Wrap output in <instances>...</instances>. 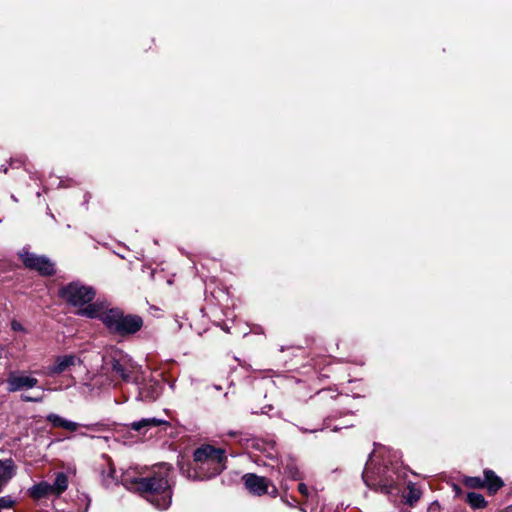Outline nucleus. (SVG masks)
<instances>
[{
	"label": "nucleus",
	"mask_w": 512,
	"mask_h": 512,
	"mask_svg": "<svg viewBox=\"0 0 512 512\" xmlns=\"http://www.w3.org/2000/svg\"><path fill=\"white\" fill-rule=\"evenodd\" d=\"M171 465L159 464L147 476H138L129 469L122 473L120 482L128 490L138 492L159 510L167 509L172 501Z\"/></svg>",
	"instance_id": "1"
},
{
	"label": "nucleus",
	"mask_w": 512,
	"mask_h": 512,
	"mask_svg": "<svg viewBox=\"0 0 512 512\" xmlns=\"http://www.w3.org/2000/svg\"><path fill=\"white\" fill-rule=\"evenodd\" d=\"M78 314L91 319H100L110 333L121 337L133 335L143 326L140 316L125 314L120 308H107L105 303L98 301L81 309Z\"/></svg>",
	"instance_id": "2"
},
{
	"label": "nucleus",
	"mask_w": 512,
	"mask_h": 512,
	"mask_svg": "<svg viewBox=\"0 0 512 512\" xmlns=\"http://www.w3.org/2000/svg\"><path fill=\"white\" fill-rule=\"evenodd\" d=\"M225 450L203 445L194 452L193 479L204 480L220 474L225 469Z\"/></svg>",
	"instance_id": "3"
},
{
	"label": "nucleus",
	"mask_w": 512,
	"mask_h": 512,
	"mask_svg": "<svg viewBox=\"0 0 512 512\" xmlns=\"http://www.w3.org/2000/svg\"><path fill=\"white\" fill-rule=\"evenodd\" d=\"M59 295L68 304L78 307V313L81 309L95 303L92 301L96 296V290L92 286L74 281L63 286L59 290Z\"/></svg>",
	"instance_id": "4"
},
{
	"label": "nucleus",
	"mask_w": 512,
	"mask_h": 512,
	"mask_svg": "<svg viewBox=\"0 0 512 512\" xmlns=\"http://www.w3.org/2000/svg\"><path fill=\"white\" fill-rule=\"evenodd\" d=\"M362 478L366 485L379 486L385 493H391L396 485V478L390 473L387 467H379L377 470L371 469L367 463L363 471Z\"/></svg>",
	"instance_id": "5"
},
{
	"label": "nucleus",
	"mask_w": 512,
	"mask_h": 512,
	"mask_svg": "<svg viewBox=\"0 0 512 512\" xmlns=\"http://www.w3.org/2000/svg\"><path fill=\"white\" fill-rule=\"evenodd\" d=\"M113 372L118 374L124 381H133L139 383V369L128 355L120 354L118 358L115 356L111 360Z\"/></svg>",
	"instance_id": "6"
},
{
	"label": "nucleus",
	"mask_w": 512,
	"mask_h": 512,
	"mask_svg": "<svg viewBox=\"0 0 512 512\" xmlns=\"http://www.w3.org/2000/svg\"><path fill=\"white\" fill-rule=\"evenodd\" d=\"M243 480L246 489L253 495L261 496L269 494L272 497L277 496V488L266 477L248 473L243 476Z\"/></svg>",
	"instance_id": "7"
},
{
	"label": "nucleus",
	"mask_w": 512,
	"mask_h": 512,
	"mask_svg": "<svg viewBox=\"0 0 512 512\" xmlns=\"http://www.w3.org/2000/svg\"><path fill=\"white\" fill-rule=\"evenodd\" d=\"M20 257L29 269L38 271L43 276H51L55 273L54 264L45 256H39L34 253L23 250Z\"/></svg>",
	"instance_id": "8"
},
{
	"label": "nucleus",
	"mask_w": 512,
	"mask_h": 512,
	"mask_svg": "<svg viewBox=\"0 0 512 512\" xmlns=\"http://www.w3.org/2000/svg\"><path fill=\"white\" fill-rule=\"evenodd\" d=\"M7 390L9 392H17L21 390L31 389L38 384V379L23 373L11 372L6 380Z\"/></svg>",
	"instance_id": "9"
},
{
	"label": "nucleus",
	"mask_w": 512,
	"mask_h": 512,
	"mask_svg": "<svg viewBox=\"0 0 512 512\" xmlns=\"http://www.w3.org/2000/svg\"><path fill=\"white\" fill-rule=\"evenodd\" d=\"M138 385V396L137 398L142 401H154L161 394V385L154 380H149L147 382L142 381L141 376L139 375V383Z\"/></svg>",
	"instance_id": "10"
},
{
	"label": "nucleus",
	"mask_w": 512,
	"mask_h": 512,
	"mask_svg": "<svg viewBox=\"0 0 512 512\" xmlns=\"http://www.w3.org/2000/svg\"><path fill=\"white\" fill-rule=\"evenodd\" d=\"M78 362L80 361L75 355L58 356L54 364L47 368L46 374L49 376L61 374L69 370L70 367L75 366Z\"/></svg>",
	"instance_id": "11"
},
{
	"label": "nucleus",
	"mask_w": 512,
	"mask_h": 512,
	"mask_svg": "<svg viewBox=\"0 0 512 512\" xmlns=\"http://www.w3.org/2000/svg\"><path fill=\"white\" fill-rule=\"evenodd\" d=\"M102 459L103 463L100 465V476L102 484L106 487L117 484L119 479L116 476L115 467L111 459L107 455H103Z\"/></svg>",
	"instance_id": "12"
},
{
	"label": "nucleus",
	"mask_w": 512,
	"mask_h": 512,
	"mask_svg": "<svg viewBox=\"0 0 512 512\" xmlns=\"http://www.w3.org/2000/svg\"><path fill=\"white\" fill-rule=\"evenodd\" d=\"M168 423L164 420L157 418H143L139 421L132 422L129 426L132 430L142 432L145 434L150 429L158 427L160 425H167Z\"/></svg>",
	"instance_id": "13"
},
{
	"label": "nucleus",
	"mask_w": 512,
	"mask_h": 512,
	"mask_svg": "<svg viewBox=\"0 0 512 512\" xmlns=\"http://www.w3.org/2000/svg\"><path fill=\"white\" fill-rule=\"evenodd\" d=\"M47 421L52 424L53 427H59L68 431H76L81 425L77 422H73L61 417L58 414L51 413L46 417Z\"/></svg>",
	"instance_id": "14"
},
{
	"label": "nucleus",
	"mask_w": 512,
	"mask_h": 512,
	"mask_svg": "<svg viewBox=\"0 0 512 512\" xmlns=\"http://www.w3.org/2000/svg\"><path fill=\"white\" fill-rule=\"evenodd\" d=\"M483 473L485 487L490 494H495L504 485L503 481L490 469H485Z\"/></svg>",
	"instance_id": "15"
},
{
	"label": "nucleus",
	"mask_w": 512,
	"mask_h": 512,
	"mask_svg": "<svg viewBox=\"0 0 512 512\" xmlns=\"http://www.w3.org/2000/svg\"><path fill=\"white\" fill-rule=\"evenodd\" d=\"M30 496L36 500L53 495L50 483L42 481L29 489Z\"/></svg>",
	"instance_id": "16"
},
{
	"label": "nucleus",
	"mask_w": 512,
	"mask_h": 512,
	"mask_svg": "<svg viewBox=\"0 0 512 512\" xmlns=\"http://www.w3.org/2000/svg\"><path fill=\"white\" fill-rule=\"evenodd\" d=\"M50 486L53 495L58 496L62 494L68 487L67 475L63 472L57 473L54 482Z\"/></svg>",
	"instance_id": "17"
},
{
	"label": "nucleus",
	"mask_w": 512,
	"mask_h": 512,
	"mask_svg": "<svg viewBox=\"0 0 512 512\" xmlns=\"http://www.w3.org/2000/svg\"><path fill=\"white\" fill-rule=\"evenodd\" d=\"M467 503L470 505L473 509H482L485 508L487 505V502L483 495L476 493V492H470L467 494L466 497Z\"/></svg>",
	"instance_id": "18"
},
{
	"label": "nucleus",
	"mask_w": 512,
	"mask_h": 512,
	"mask_svg": "<svg viewBox=\"0 0 512 512\" xmlns=\"http://www.w3.org/2000/svg\"><path fill=\"white\" fill-rule=\"evenodd\" d=\"M285 474L294 480H302L303 479L302 473L300 472V470L296 466V464L293 462L287 463V465L285 466Z\"/></svg>",
	"instance_id": "19"
},
{
	"label": "nucleus",
	"mask_w": 512,
	"mask_h": 512,
	"mask_svg": "<svg viewBox=\"0 0 512 512\" xmlns=\"http://www.w3.org/2000/svg\"><path fill=\"white\" fill-rule=\"evenodd\" d=\"M420 497H421L420 490L414 484L410 483L408 485L407 494L405 495L407 502L410 505H412L413 503L417 502L420 499Z\"/></svg>",
	"instance_id": "20"
},
{
	"label": "nucleus",
	"mask_w": 512,
	"mask_h": 512,
	"mask_svg": "<svg viewBox=\"0 0 512 512\" xmlns=\"http://www.w3.org/2000/svg\"><path fill=\"white\" fill-rule=\"evenodd\" d=\"M463 484L468 488L480 489L485 487L484 479L480 477H465Z\"/></svg>",
	"instance_id": "21"
},
{
	"label": "nucleus",
	"mask_w": 512,
	"mask_h": 512,
	"mask_svg": "<svg viewBox=\"0 0 512 512\" xmlns=\"http://www.w3.org/2000/svg\"><path fill=\"white\" fill-rule=\"evenodd\" d=\"M227 434H228L230 437H233V438L239 437V440H238V441H239V443H240V444H246V445H247V444H248V442L250 441V439H249L248 437H246V436H245V437H243V435H242V433H241V432H237V431H233V430H231V431H229Z\"/></svg>",
	"instance_id": "22"
},
{
	"label": "nucleus",
	"mask_w": 512,
	"mask_h": 512,
	"mask_svg": "<svg viewBox=\"0 0 512 512\" xmlns=\"http://www.w3.org/2000/svg\"><path fill=\"white\" fill-rule=\"evenodd\" d=\"M13 505L14 501L10 497L5 496L0 498V510L11 508Z\"/></svg>",
	"instance_id": "23"
},
{
	"label": "nucleus",
	"mask_w": 512,
	"mask_h": 512,
	"mask_svg": "<svg viewBox=\"0 0 512 512\" xmlns=\"http://www.w3.org/2000/svg\"><path fill=\"white\" fill-rule=\"evenodd\" d=\"M21 399L25 402H35V403H39V402H42L43 399H44V396L43 395H36L34 397H31V396H27V395H22L21 396Z\"/></svg>",
	"instance_id": "24"
},
{
	"label": "nucleus",
	"mask_w": 512,
	"mask_h": 512,
	"mask_svg": "<svg viewBox=\"0 0 512 512\" xmlns=\"http://www.w3.org/2000/svg\"><path fill=\"white\" fill-rule=\"evenodd\" d=\"M298 491L305 497H308L309 496V490H308V487L306 486V484L304 483H300L298 485Z\"/></svg>",
	"instance_id": "25"
},
{
	"label": "nucleus",
	"mask_w": 512,
	"mask_h": 512,
	"mask_svg": "<svg viewBox=\"0 0 512 512\" xmlns=\"http://www.w3.org/2000/svg\"><path fill=\"white\" fill-rule=\"evenodd\" d=\"M11 328L12 330L14 331H25L24 327L22 326V324L16 320H13L11 322Z\"/></svg>",
	"instance_id": "26"
},
{
	"label": "nucleus",
	"mask_w": 512,
	"mask_h": 512,
	"mask_svg": "<svg viewBox=\"0 0 512 512\" xmlns=\"http://www.w3.org/2000/svg\"><path fill=\"white\" fill-rule=\"evenodd\" d=\"M453 490L457 495H459L462 492L461 488L456 484L453 485Z\"/></svg>",
	"instance_id": "27"
},
{
	"label": "nucleus",
	"mask_w": 512,
	"mask_h": 512,
	"mask_svg": "<svg viewBox=\"0 0 512 512\" xmlns=\"http://www.w3.org/2000/svg\"><path fill=\"white\" fill-rule=\"evenodd\" d=\"M0 170L3 172V173H7V167L5 166H1Z\"/></svg>",
	"instance_id": "28"
},
{
	"label": "nucleus",
	"mask_w": 512,
	"mask_h": 512,
	"mask_svg": "<svg viewBox=\"0 0 512 512\" xmlns=\"http://www.w3.org/2000/svg\"><path fill=\"white\" fill-rule=\"evenodd\" d=\"M16 162H18V160L11 159V165H14ZM19 163L21 164V163H22V161H19Z\"/></svg>",
	"instance_id": "29"
},
{
	"label": "nucleus",
	"mask_w": 512,
	"mask_h": 512,
	"mask_svg": "<svg viewBox=\"0 0 512 512\" xmlns=\"http://www.w3.org/2000/svg\"><path fill=\"white\" fill-rule=\"evenodd\" d=\"M12 200L17 201L14 195L11 196Z\"/></svg>",
	"instance_id": "30"
}]
</instances>
